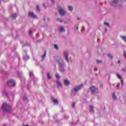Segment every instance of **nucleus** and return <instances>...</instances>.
Masks as SVG:
<instances>
[{
	"label": "nucleus",
	"mask_w": 126,
	"mask_h": 126,
	"mask_svg": "<svg viewBox=\"0 0 126 126\" xmlns=\"http://www.w3.org/2000/svg\"><path fill=\"white\" fill-rule=\"evenodd\" d=\"M112 99L113 101H116V100H117V96H116L115 93H113L112 94Z\"/></svg>",
	"instance_id": "nucleus-14"
},
{
	"label": "nucleus",
	"mask_w": 126,
	"mask_h": 126,
	"mask_svg": "<svg viewBox=\"0 0 126 126\" xmlns=\"http://www.w3.org/2000/svg\"><path fill=\"white\" fill-rule=\"evenodd\" d=\"M76 29H77V30H78V27H76Z\"/></svg>",
	"instance_id": "nucleus-35"
},
{
	"label": "nucleus",
	"mask_w": 126,
	"mask_h": 126,
	"mask_svg": "<svg viewBox=\"0 0 126 126\" xmlns=\"http://www.w3.org/2000/svg\"><path fill=\"white\" fill-rule=\"evenodd\" d=\"M7 85L8 86H14L15 85V81L14 80L10 79L7 81Z\"/></svg>",
	"instance_id": "nucleus-6"
},
{
	"label": "nucleus",
	"mask_w": 126,
	"mask_h": 126,
	"mask_svg": "<svg viewBox=\"0 0 126 126\" xmlns=\"http://www.w3.org/2000/svg\"><path fill=\"white\" fill-rule=\"evenodd\" d=\"M97 63H101V61H97Z\"/></svg>",
	"instance_id": "nucleus-33"
},
{
	"label": "nucleus",
	"mask_w": 126,
	"mask_h": 126,
	"mask_svg": "<svg viewBox=\"0 0 126 126\" xmlns=\"http://www.w3.org/2000/svg\"><path fill=\"white\" fill-rule=\"evenodd\" d=\"M60 32H64V28L63 27H59Z\"/></svg>",
	"instance_id": "nucleus-15"
},
{
	"label": "nucleus",
	"mask_w": 126,
	"mask_h": 126,
	"mask_svg": "<svg viewBox=\"0 0 126 126\" xmlns=\"http://www.w3.org/2000/svg\"><path fill=\"white\" fill-rule=\"evenodd\" d=\"M2 108L5 112H7V113H9L10 111L11 110V107L9 104H7L6 103H3Z\"/></svg>",
	"instance_id": "nucleus-1"
},
{
	"label": "nucleus",
	"mask_w": 126,
	"mask_h": 126,
	"mask_svg": "<svg viewBox=\"0 0 126 126\" xmlns=\"http://www.w3.org/2000/svg\"><path fill=\"white\" fill-rule=\"evenodd\" d=\"M43 6H45V4H43Z\"/></svg>",
	"instance_id": "nucleus-38"
},
{
	"label": "nucleus",
	"mask_w": 126,
	"mask_h": 126,
	"mask_svg": "<svg viewBox=\"0 0 126 126\" xmlns=\"http://www.w3.org/2000/svg\"><path fill=\"white\" fill-rule=\"evenodd\" d=\"M56 83L58 88H62V87H63V84H62V83H61V82H59V81H57Z\"/></svg>",
	"instance_id": "nucleus-11"
},
{
	"label": "nucleus",
	"mask_w": 126,
	"mask_h": 126,
	"mask_svg": "<svg viewBox=\"0 0 126 126\" xmlns=\"http://www.w3.org/2000/svg\"><path fill=\"white\" fill-rule=\"evenodd\" d=\"M54 48L56 49V50H59V46L57 45V44L54 45Z\"/></svg>",
	"instance_id": "nucleus-24"
},
{
	"label": "nucleus",
	"mask_w": 126,
	"mask_h": 126,
	"mask_svg": "<svg viewBox=\"0 0 126 126\" xmlns=\"http://www.w3.org/2000/svg\"><path fill=\"white\" fill-rule=\"evenodd\" d=\"M29 15L32 18H37V16H36V15H34L33 12H30L29 13Z\"/></svg>",
	"instance_id": "nucleus-9"
},
{
	"label": "nucleus",
	"mask_w": 126,
	"mask_h": 126,
	"mask_svg": "<svg viewBox=\"0 0 126 126\" xmlns=\"http://www.w3.org/2000/svg\"><path fill=\"white\" fill-rule=\"evenodd\" d=\"M121 0H114L111 2V5L113 6H118L120 4Z\"/></svg>",
	"instance_id": "nucleus-5"
},
{
	"label": "nucleus",
	"mask_w": 126,
	"mask_h": 126,
	"mask_svg": "<svg viewBox=\"0 0 126 126\" xmlns=\"http://www.w3.org/2000/svg\"><path fill=\"white\" fill-rule=\"evenodd\" d=\"M30 77H32V76H33V72L30 71Z\"/></svg>",
	"instance_id": "nucleus-26"
},
{
	"label": "nucleus",
	"mask_w": 126,
	"mask_h": 126,
	"mask_svg": "<svg viewBox=\"0 0 126 126\" xmlns=\"http://www.w3.org/2000/svg\"><path fill=\"white\" fill-rule=\"evenodd\" d=\"M64 84L66 86H68V85L70 84V82H69V81H68V80L65 79L64 80Z\"/></svg>",
	"instance_id": "nucleus-12"
},
{
	"label": "nucleus",
	"mask_w": 126,
	"mask_h": 126,
	"mask_svg": "<svg viewBox=\"0 0 126 126\" xmlns=\"http://www.w3.org/2000/svg\"><path fill=\"white\" fill-rule=\"evenodd\" d=\"M122 38V39L124 40L125 43H126V36H121Z\"/></svg>",
	"instance_id": "nucleus-22"
},
{
	"label": "nucleus",
	"mask_w": 126,
	"mask_h": 126,
	"mask_svg": "<svg viewBox=\"0 0 126 126\" xmlns=\"http://www.w3.org/2000/svg\"><path fill=\"white\" fill-rule=\"evenodd\" d=\"M52 100L53 101V102H54L56 104H58V103H59V101L58 100V99H56V98H52Z\"/></svg>",
	"instance_id": "nucleus-18"
},
{
	"label": "nucleus",
	"mask_w": 126,
	"mask_h": 126,
	"mask_svg": "<svg viewBox=\"0 0 126 126\" xmlns=\"http://www.w3.org/2000/svg\"><path fill=\"white\" fill-rule=\"evenodd\" d=\"M116 76L118 77V78L120 79L121 82L122 83V86H123V85H124V82L123 81V79H122V76H121V75H120V74H117Z\"/></svg>",
	"instance_id": "nucleus-10"
},
{
	"label": "nucleus",
	"mask_w": 126,
	"mask_h": 126,
	"mask_svg": "<svg viewBox=\"0 0 126 126\" xmlns=\"http://www.w3.org/2000/svg\"><path fill=\"white\" fill-rule=\"evenodd\" d=\"M51 0V2H52V3H55V1L54 0Z\"/></svg>",
	"instance_id": "nucleus-31"
},
{
	"label": "nucleus",
	"mask_w": 126,
	"mask_h": 126,
	"mask_svg": "<svg viewBox=\"0 0 126 126\" xmlns=\"http://www.w3.org/2000/svg\"><path fill=\"white\" fill-rule=\"evenodd\" d=\"M64 57L67 63H69V60L68 59V53L67 52H64Z\"/></svg>",
	"instance_id": "nucleus-8"
},
{
	"label": "nucleus",
	"mask_w": 126,
	"mask_h": 126,
	"mask_svg": "<svg viewBox=\"0 0 126 126\" xmlns=\"http://www.w3.org/2000/svg\"><path fill=\"white\" fill-rule=\"evenodd\" d=\"M24 60L25 61H27V60H29V56L28 55H26L24 57Z\"/></svg>",
	"instance_id": "nucleus-17"
},
{
	"label": "nucleus",
	"mask_w": 126,
	"mask_h": 126,
	"mask_svg": "<svg viewBox=\"0 0 126 126\" xmlns=\"http://www.w3.org/2000/svg\"><path fill=\"white\" fill-rule=\"evenodd\" d=\"M58 11L61 15H65L66 14V11L63 9L62 7H58Z\"/></svg>",
	"instance_id": "nucleus-4"
},
{
	"label": "nucleus",
	"mask_w": 126,
	"mask_h": 126,
	"mask_svg": "<svg viewBox=\"0 0 126 126\" xmlns=\"http://www.w3.org/2000/svg\"><path fill=\"white\" fill-rule=\"evenodd\" d=\"M83 87V84H81L79 86H76L72 90V93L73 94H75L78 90H80L81 88Z\"/></svg>",
	"instance_id": "nucleus-2"
},
{
	"label": "nucleus",
	"mask_w": 126,
	"mask_h": 126,
	"mask_svg": "<svg viewBox=\"0 0 126 126\" xmlns=\"http://www.w3.org/2000/svg\"><path fill=\"white\" fill-rule=\"evenodd\" d=\"M120 62H121V61H118V63H120Z\"/></svg>",
	"instance_id": "nucleus-36"
},
{
	"label": "nucleus",
	"mask_w": 126,
	"mask_h": 126,
	"mask_svg": "<svg viewBox=\"0 0 126 126\" xmlns=\"http://www.w3.org/2000/svg\"><path fill=\"white\" fill-rule=\"evenodd\" d=\"M59 65H60V70L61 71V72H64V69L63 68V66H64L65 64H64V62H63V60H61L60 62H59Z\"/></svg>",
	"instance_id": "nucleus-3"
},
{
	"label": "nucleus",
	"mask_w": 126,
	"mask_h": 126,
	"mask_svg": "<svg viewBox=\"0 0 126 126\" xmlns=\"http://www.w3.org/2000/svg\"><path fill=\"white\" fill-rule=\"evenodd\" d=\"M105 31H107V29H105Z\"/></svg>",
	"instance_id": "nucleus-39"
},
{
	"label": "nucleus",
	"mask_w": 126,
	"mask_h": 126,
	"mask_svg": "<svg viewBox=\"0 0 126 126\" xmlns=\"http://www.w3.org/2000/svg\"><path fill=\"white\" fill-rule=\"evenodd\" d=\"M47 77H48V79H51V76L50 75V73H48L47 74Z\"/></svg>",
	"instance_id": "nucleus-27"
},
{
	"label": "nucleus",
	"mask_w": 126,
	"mask_h": 126,
	"mask_svg": "<svg viewBox=\"0 0 126 126\" xmlns=\"http://www.w3.org/2000/svg\"><path fill=\"white\" fill-rule=\"evenodd\" d=\"M92 93H94V94L96 93H98V89L94 86H92L90 88Z\"/></svg>",
	"instance_id": "nucleus-7"
},
{
	"label": "nucleus",
	"mask_w": 126,
	"mask_h": 126,
	"mask_svg": "<svg viewBox=\"0 0 126 126\" xmlns=\"http://www.w3.org/2000/svg\"><path fill=\"white\" fill-rule=\"evenodd\" d=\"M46 54H47V53L46 52H45L44 54L43 55H42V60H44V59H45V57H46Z\"/></svg>",
	"instance_id": "nucleus-23"
},
{
	"label": "nucleus",
	"mask_w": 126,
	"mask_h": 126,
	"mask_svg": "<svg viewBox=\"0 0 126 126\" xmlns=\"http://www.w3.org/2000/svg\"><path fill=\"white\" fill-rule=\"evenodd\" d=\"M89 110L91 113H94V106L93 105H90Z\"/></svg>",
	"instance_id": "nucleus-13"
},
{
	"label": "nucleus",
	"mask_w": 126,
	"mask_h": 126,
	"mask_svg": "<svg viewBox=\"0 0 126 126\" xmlns=\"http://www.w3.org/2000/svg\"><path fill=\"white\" fill-rule=\"evenodd\" d=\"M59 21H60V22H62V20H58Z\"/></svg>",
	"instance_id": "nucleus-34"
},
{
	"label": "nucleus",
	"mask_w": 126,
	"mask_h": 126,
	"mask_svg": "<svg viewBox=\"0 0 126 126\" xmlns=\"http://www.w3.org/2000/svg\"><path fill=\"white\" fill-rule=\"evenodd\" d=\"M72 107H73V108H75V103H73V104H72Z\"/></svg>",
	"instance_id": "nucleus-29"
},
{
	"label": "nucleus",
	"mask_w": 126,
	"mask_h": 126,
	"mask_svg": "<svg viewBox=\"0 0 126 126\" xmlns=\"http://www.w3.org/2000/svg\"><path fill=\"white\" fill-rule=\"evenodd\" d=\"M108 58H109L110 59H113V55L111 54H108Z\"/></svg>",
	"instance_id": "nucleus-21"
},
{
	"label": "nucleus",
	"mask_w": 126,
	"mask_h": 126,
	"mask_svg": "<svg viewBox=\"0 0 126 126\" xmlns=\"http://www.w3.org/2000/svg\"><path fill=\"white\" fill-rule=\"evenodd\" d=\"M55 77H56V78H58V79H59V78H60V75H59L58 74H55Z\"/></svg>",
	"instance_id": "nucleus-25"
},
{
	"label": "nucleus",
	"mask_w": 126,
	"mask_h": 126,
	"mask_svg": "<svg viewBox=\"0 0 126 126\" xmlns=\"http://www.w3.org/2000/svg\"><path fill=\"white\" fill-rule=\"evenodd\" d=\"M36 9H37V10H40V8H39V6L37 5L36 6Z\"/></svg>",
	"instance_id": "nucleus-30"
},
{
	"label": "nucleus",
	"mask_w": 126,
	"mask_h": 126,
	"mask_svg": "<svg viewBox=\"0 0 126 126\" xmlns=\"http://www.w3.org/2000/svg\"><path fill=\"white\" fill-rule=\"evenodd\" d=\"M104 25H105V26H107L108 27H110V24H109L108 23L104 22Z\"/></svg>",
	"instance_id": "nucleus-20"
},
{
	"label": "nucleus",
	"mask_w": 126,
	"mask_h": 126,
	"mask_svg": "<svg viewBox=\"0 0 126 126\" xmlns=\"http://www.w3.org/2000/svg\"><path fill=\"white\" fill-rule=\"evenodd\" d=\"M68 8L69 10H70V11H72V9H73V8L71 6H69L68 7Z\"/></svg>",
	"instance_id": "nucleus-19"
},
{
	"label": "nucleus",
	"mask_w": 126,
	"mask_h": 126,
	"mask_svg": "<svg viewBox=\"0 0 126 126\" xmlns=\"http://www.w3.org/2000/svg\"><path fill=\"white\" fill-rule=\"evenodd\" d=\"M29 33L30 35H32V31H30Z\"/></svg>",
	"instance_id": "nucleus-32"
},
{
	"label": "nucleus",
	"mask_w": 126,
	"mask_h": 126,
	"mask_svg": "<svg viewBox=\"0 0 126 126\" xmlns=\"http://www.w3.org/2000/svg\"><path fill=\"white\" fill-rule=\"evenodd\" d=\"M16 17H17V14H16V13H14V14H12V18L13 19H15V18H16Z\"/></svg>",
	"instance_id": "nucleus-16"
},
{
	"label": "nucleus",
	"mask_w": 126,
	"mask_h": 126,
	"mask_svg": "<svg viewBox=\"0 0 126 126\" xmlns=\"http://www.w3.org/2000/svg\"><path fill=\"white\" fill-rule=\"evenodd\" d=\"M84 30H85V28L83 26L81 30L82 32H84Z\"/></svg>",
	"instance_id": "nucleus-28"
},
{
	"label": "nucleus",
	"mask_w": 126,
	"mask_h": 126,
	"mask_svg": "<svg viewBox=\"0 0 126 126\" xmlns=\"http://www.w3.org/2000/svg\"><path fill=\"white\" fill-rule=\"evenodd\" d=\"M119 85H120V84H118V86H119Z\"/></svg>",
	"instance_id": "nucleus-37"
}]
</instances>
